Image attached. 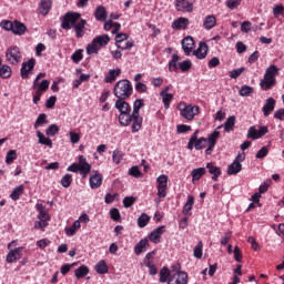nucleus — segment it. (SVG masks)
Returning <instances> with one entry per match:
<instances>
[{
  "instance_id": "c85d7f7f",
  "label": "nucleus",
  "mask_w": 284,
  "mask_h": 284,
  "mask_svg": "<svg viewBox=\"0 0 284 284\" xmlns=\"http://www.w3.org/2000/svg\"><path fill=\"white\" fill-rule=\"evenodd\" d=\"M148 245H150V241H148V239H143L141 240L134 247V252L136 254V256H139V254H143L144 250L148 247Z\"/></svg>"
},
{
  "instance_id": "4c0bfd02",
  "label": "nucleus",
  "mask_w": 284,
  "mask_h": 284,
  "mask_svg": "<svg viewBox=\"0 0 284 284\" xmlns=\"http://www.w3.org/2000/svg\"><path fill=\"white\" fill-rule=\"evenodd\" d=\"M235 123H236V116L234 115L229 116L224 123L225 132H232V130H234Z\"/></svg>"
},
{
  "instance_id": "a18cd8bd",
  "label": "nucleus",
  "mask_w": 284,
  "mask_h": 284,
  "mask_svg": "<svg viewBox=\"0 0 284 284\" xmlns=\"http://www.w3.org/2000/svg\"><path fill=\"white\" fill-rule=\"evenodd\" d=\"M14 161H17V151L9 150L6 156V164L11 165V163H14Z\"/></svg>"
},
{
  "instance_id": "ea45409f",
  "label": "nucleus",
  "mask_w": 284,
  "mask_h": 284,
  "mask_svg": "<svg viewBox=\"0 0 284 284\" xmlns=\"http://www.w3.org/2000/svg\"><path fill=\"white\" fill-rule=\"evenodd\" d=\"M192 207H194V196L189 195L183 207V214H190V212H192Z\"/></svg>"
},
{
  "instance_id": "473e14b6",
  "label": "nucleus",
  "mask_w": 284,
  "mask_h": 284,
  "mask_svg": "<svg viewBox=\"0 0 284 284\" xmlns=\"http://www.w3.org/2000/svg\"><path fill=\"white\" fill-rule=\"evenodd\" d=\"M79 230H81V222L77 220L71 227L65 229V234L67 236H74Z\"/></svg>"
},
{
  "instance_id": "7c9ffc66",
  "label": "nucleus",
  "mask_w": 284,
  "mask_h": 284,
  "mask_svg": "<svg viewBox=\"0 0 284 284\" xmlns=\"http://www.w3.org/2000/svg\"><path fill=\"white\" fill-rule=\"evenodd\" d=\"M24 190H26V186L23 184L14 187L10 194V199H12V201H19V199H20L21 194H23Z\"/></svg>"
},
{
  "instance_id": "9b49d317",
  "label": "nucleus",
  "mask_w": 284,
  "mask_h": 284,
  "mask_svg": "<svg viewBox=\"0 0 284 284\" xmlns=\"http://www.w3.org/2000/svg\"><path fill=\"white\" fill-rule=\"evenodd\" d=\"M37 63V60L34 58L29 59L27 62L22 63V68L20 70L22 79H28L29 72H32L34 70V65Z\"/></svg>"
},
{
  "instance_id": "ddd939ff",
  "label": "nucleus",
  "mask_w": 284,
  "mask_h": 284,
  "mask_svg": "<svg viewBox=\"0 0 284 284\" xmlns=\"http://www.w3.org/2000/svg\"><path fill=\"white\" fill-rule=\"evenodd\" d=\"M164 232L165 225L158 226L149 234V240L151 241V243H161V236H163Z\"/></svg>"
},
{
  "instance_id": "8fccbe9b",
  "label": "nucleus",
  "mask_w": 284,
  "mask_h": 284,
  "mask_svg": "<svg viewBox=\"0 0 284 284\" xmlns=\"http://www.w3.org/2000/svg\"><path fill=\"white\" fill-rule=\"evenodd\" d=\"M205 143H207V139L200 138L193 142V148H195V150H203V148H205Z\"/></svg>"
},
{
  "instance_id": "bb28decb",
  "label": "nucleus",
  "mask_w": 284,
  "mask_h": 284,
  "mask_svg": "<svg viewBox=\"0 0 284 284\" xmlns=\"http://www.w3.org/2000/svg\"><path fill=\"white\" fill-rule=\"evenodd\" d=\"M37 210L39 212L38 219L39 221H50V214H48V212H45V205L43 204H37Z\"/></svg>"
},
{
  "instance_id": "4468645a",
  "label": "nucleus",
  "mask_w": 284,
  "mask_h": 284,
  "mask_svg": "<svg viewBox=\"0 0 284 284\" xmlns=\"http://www.w3.org/2000/svg\"><path fill=\"white\" fill-rule=\"evenodd\" d=\"M182 50L186 54V57H190L192 54V50H194V38L186 37L182 40Z\"/></svg>"
},
{
  "instance_id": "b1692460",
  "label": "nucleus",
  "mask_w": 284,
  "mask_h": 284,
  "mask_svg": "<svg viewBox=\"0 0 284 284\" xmlns=\"http://www.w3.org/2000/svg\"><path fill=\"white\" fill-rule=\"evenodd\" d=\"M206 169L209 170V174H212V181H219V176L221 175V168L214 166L212 163L206 164Z\"/></svg>"
},
{
  "instance_id": "774afa93",
  "label": "nucleus",
  "mask_w": 284,
  "mask_h": 284,
  "mask_svg": "<svg viewBox=\"0 0 284 284\" xmlns=\"http://www.w3.org/2000/svg\"><path fill=\"white\" fill-rule=\"evenodd\" d=\"M267 154H270V150H267V146H263L261 151L256 153L255 159H265Z\"/></svg>"
},
{
  "instance_id": "a211bd4d",
  "label": "nucleus",
  "mask_w": 284,
  "mask_h": 284,
  "mask_svg": "<svg viewBox=\"0 0 284 284\" xmlns=\"http://www.w3.org/2000/svg\"><path fill=\"white\" fill-rule=\"evenodd\" d=\"M89 183H90V187L92 190H97V189L101 187V185L103 183V175H101L99 173L91 175L89 179Z\"/></svg>"
},
{
  "instance_id": "e2e57ef3",
  "label": "nucleus",
  "mask_w": 284,
  "mask_h": 284,
  "mask_svg": "<svg viewBox=\"0 0 284 284\" xmlns=\"http://www.w3.org/2000/svg\"><path fill=\"white\" fill-rule=\"evenodd\" d=\"M273 14L274 17H284V7L283 4H277L273 8Z\"/></svg>"
},
{
  "instance_id": "f257e3e1",
  "label": "nucleus",
  "mask_w": 284,
  "mask_h": 284,
  "mask_svg": "<svg viewBox=\"0 0 284 284\" xmlns=\"http://www.w3.org/2000/svg\"><path fill=\"white\" fill-rule=\"evenodd\" d=\"M115 110L120 112L118 118L120 125L128 128V125L134 124V119H132V106H130L125 100H116Z\"/></svg>"
},
{
  "instance_id": "603ef678",
  "label": "nucleus",
  "mask_w": 284,
  "mask_h": 284,
  "mask_svg": "<svg viewBox=\"0 0 284 284\" xmlns=\"http://www.w3.org/2000/svg\"><path fill=\"white\" fill-rule=\"evenodd\" d=\"M112 159H113V163H116V165H119V163H121V161L123 160V151L114 150Z\"/></svg>"
},
{
  "instance_id": "e433bc0d",
  "label": "nucleus",
  "mask_w": 284,
  "mask_h": 284,
  "mask_svg": "<svg viewBox=\"0 0 284 284\" xmlns=\"http://www.w3.org/2000/svg\"><path fill=\"white\" fill-rule=\"evenodd\" d=\"M37 136L39 139L38 143H40V145H48V148H52V140H50V138H45L41 131H37Z\"/></svg>"
},
{
  "instance_id": "39448f33",
  "label": "nucleus",
  "mask_w": 284,
  "mask_h": 284,
  "mask_svg": "<svg viewBox=\"0 0 284 284\" xmlns=\"http://www.w3.org/2000/svg\"><path fill=\"white\" fill-rule=\"evenodd\" d=\"M179 110L181 116L186 119V121H193L195 116H199L201 109L199 105L185 104V102H181L179 104Z\"/></svg>"
},
{
  "instance_id": "72a5a7b5",
  "label": "nucleus",
  "mask_w": 284,
  "mask_h": 284,
  "mask_svg": "<svg viewBox=\"0 0 284 284\" xmlns=\"http://www.w3.org/2000/svg\"><path fill=\"white\" fill-rule=\"evenodd\" d=\"M205 172H206L205 168L193 169L191 171V176H192L193 183H194V181H199L205 174Z\"/></svg>"
},
{
  "instance_id": "f8f14e48",
  "label": "nucleus",
  "mask_w": 284,
  "mask_h": 284,
  "mask_svg": "<svg viewBox=\"0 0 284 284\" xmlns=\"http://www.w3.org/2000/svg\"><path fill=\"white\" fill-rule=\"evenodd\" d=\"M79 168L82 179H85V176H88V174H90V171L92 170V166L90 165V163H88V161H85V156L83 155L79 156Z\"/></svg>"
},
{
  "instance_id": "dca6fc26",
  "label": "nucleus",
  "mask_w": 284,
  "mask_h": 284,
  "mask_svg": "<svg viewBox=\"0 0 284 284\" xmlns=\"http://www.w3.org/2000/svg\"><path fill=\"white\" fill-rule=\"evenodd\" d=\"M207 50H210L207 43L200 42L199 48L193 52V54L196 59H205L207 57Z\"/></svg>"
},
{
  "instance_id": "680f3d73",
  "label": "nucleus",
  "mask_w": 284,
  "mask_h": 284,
  "mask_svg": "<svg viewBox=\"0 0 284 284\" xmlns=\"http://www.w3.org/2000/svg\"><path fill=\"white\" fill-rule=\"evenodd\" d=\"M179 68L182 72H187V70L192 68V62L190 60H184L183 62L179 63Z\"/></svg>"
},
{
  "instance_id": "37998d69",
  "label": "nucleus",
  "mask_w": 284,
  "mask_h": 284,
  "mask_svg": "<svg viewBox=\"0 0 284 284\" xmlns=\"http://www.w3.org/2000/svg\"><path fill=\"white\" fill-rule=\"evenodd\" d=\"M12 75V69H10L9 65H2L0 68V77L1 79H10V77Z\"/></svg>"
},
{
  "instance_id": "c9c22d12",
  "label": "nucleus",
  "mask_w": 284,
  "mask_h": 284,
  "mask_svg": "<svg viewBox=\"0 0 284 284\" xmlns=\"http://www.w3.org/2000/svg\"><path fill=\"white\" fill-rule=\"evenodd\" d=\"M26 30H27L26 24H23L22 22H19V21L13 22V29H12L13 34L21 36L26 32Z\"/></svg>"
},
{
  "instance_id": "f03ea898",
  "label": "nucleus",
  "mask_w": 284,
  "mask_h": 284,
  "mask_svg": "<svg viewBox=\"0 0 284 284\" xmlns=\"http://www.w3.org/2000/svg\"><path fill=\"white\" fill-rule=\"evenodd\" d=\"M276 77H278V67L271 64L264 74V79L260 81V87L264 90H272L276 85Z\"/></svg>"
},
{
  "instance_id": "69168bd1",
  "label": "nucleus",
  "mask_w": 284,
  "mask_h": 284,
  "mask_svg": "<svg viewBox=\"0 0 284 284\" xmlns=\"http://www.w3.org/2000/svg\"><path fill=\"white\" fill-rule=\"evenodd\" d=\"M110 216L112 221H121V213L119 212V209H111L110 210Z\"/></svg>"
},
{
  "instance_id": "6e6d98bb",
  "label": "nucleus",
  "mask_w": 284,
  "mask_h": 284,
  "mask_svg": "<svg viewBox=\"0 0 284 284\" xmlns=\"http://www.w3.org/2000/svg\"><path fill=\"white\" fill-rule=\"evenodd\" d=\"M59 132V125L57 124H51L49 128L45 130L47 136H54Z\"/></svg>"
},
{
  "instance_id": "2eb2a0df",
  "label": "nucleus",
  "mask_w": 284,
  "mask_h": 284,
  "mask_svg": "<svg viewBox=\"0 0 284 284\" xmlns=\"http://www.w3.org/2000/svg\"><path fill=\"white\" fill-rule=\"evenodd\" d=\"M176 10L179 12H192L194 10V6L190 0H176Z\"/></svg>"
},
{
  "instance_id": "f3484780",
  "label": "nucleus",
  "mask_w": 284,
  "mask_h": 284,
  "mask_svg": "<svg viewBox=\"0 0 284 284\" xmlns=\"http://www.w3.org/2000/svg\"><path fill=\"white\" fill-rule=\"evenodd\" d=\"M275 106H276V100H274V98H268L262 109L264 116H270V114L274 112Z\"/></svg>"
},
{
  "instance_id": "bf43d9fd",
  "label": "nucleus",
  "mask_w": 284,
  "mask_h": 284,
  "mask_svg": "<svg viewBox=\"0 0 284 284\" xmlns=\"http://www.w3.org/2000/svg\"><path fill=\"white\" fill-rule=\"evenodd\" d=\"M61 185H62V187H70V185H72V175L71 174H65L61 179Z\"/></svg>"
},
{
  "instance_id": "c03bdc74",
  "label": "nucleus",
  "mask_w": 284,
  "mask_h": 284,
  "mask_svg": "<svg viewBox=\"0 0 284 284\" xmlns=\"http://www.w3.org/2000/svg\"><path fill=\"white\" fill-rule=\"evenodd\" d=\"M148 223H150V215L142 213L138 219V226L143 229L145 225H148Z\"/></svg>"
},
{
  "instance_id": "4d7b16f0",
  "label": "nucleus",
  "mask_w": 284,
  "mask_h": 284,
  "mask_svg": "<svg viewBox=\"0 0 284 284\" xmlns=\"http://www.w3.org/2000/svg\"><path fill=\"white\" fill-rule=\"evenodd\" d=\"M242 2L243 0H227L226 8H229V10H236Z\"/></svg>"
},
{
  "instance_id": "423d86ee",
  "label": "nucleus",
  "mask_w": 284,
  "mask_h": 284,
  "mask_svg": "<svg viewBox=\"0 0 284 284\" xmlns=\"http://www.w3.org/2000/svg\"><path fill=\"white\" fill-rule=\"evenodd\" d=\"M80 19H81V13L69 12L63 17L61 28L63 30H72V28H74V26H77V23H78V21H80Z\"/></svg>"
},
{
  "instance_id": "1a4fd4ad",
  "label": "nucleus",
  "mask_w": 284,
  "mask_h": 284,
  "mask_svg": "<svg viewBox=\"0 0 284 284\" xmlns=\"http://www.w3.org/2000/svg\"><path fill=\"white\" fill-rule=\"evenodd\" d=\"M268 130L267 126H260L257 130L256 126H251L247 132V139H252L253 141H256V139H261L267 134Z\"/></svg>"
},
{
  "instance_id": "7ed1b4c3",
  "label": "nucleus",
  "mask_w": 284,
  "mask_h": 284,
  "mask_svg": "<svg viewBox=\"0 0 284 284\" xmlns=\"http://www.w3.org/2000/svg\"><path fill=\"white\" fill-rule=\"evenodd\" d=\"M113 94L118 100H125L132 97V83L129 80H120L113 88Z\"/></svg>"
},
{
  "instance_id": "20e7f679",
  "label": "nucleus",
  "mask_w": 284,
  "mask_h": 284,
  "mask_svg": "<svg viewBox=\"0 0 284 284\" xmlns=\"http://www.w3.org/2000/svg\"><path fill=\"white\" fill-rule=\"evenodd\" d=\"M141 108H143V100L138 99L133 103L132 119L133 124L131 125L132 132H139L143 128V118H141Z\"/></svg>"
},
{
  "instance_id": "09e8293b",
  "label": "nucleus",
  "mask_w": 284,
  "mask_h": 284,
  "mask_svg": "<svg viewBox=\"0 0 284 284\" xmlns=\"http://www.w3.org/2000/svg\"><path fill=\"white\" fill-rule=\"evenodd\" d=\"M254 92V88L250 85H242L240 89V97H250Z\"/></svg>"
},
{
  "instance_id": "49530a36",
  "label": "nucleus",
  "mask_w": 284,
  "mask_h": 284,
  "mask_svg": "<svg viewBox=\"0 0 284 284\" xmlns=\"http://www.w3.org/2000/svg\"><path fill=\"white\" fill-rule=\"evenodd\" d=\"M170 268L163 267L160 271V283H168V278H170Z\"/></svg>"
},
{
  "instance_id": "0e129e2a",
  "label": "nucleus",
  "mask_w": 284,
  "mask_h": 284,
  "mask_svg": "<svg viewBox=\"0 0 284 284\" xmlns=\"http://www.w3.org/2000/svg\"><path fill=\"white\" fill-rule=\"evenodd\" d=\"M270 185H272V180H267L263 184L260 185L258 187V194H265L267 190L270 189Z\"/></svg>"
},
{
  "instance_id": "4be33fe9",
  "label": "nucleus",
  "mask_w": 284,
  "mask_h": 284,
  "mask_svg": "<svg viewBox=\"0 0 284 284\" xmlns=\"http://www.w3.org/2000/svg\"><path fill=\"white\" fill-rule=\"evenodd\" d=\"M94 17L97 21H105L108 19V11L105 10V7L99 6L95 9Z\"/></svg>"
},
{
  "instance_id": "c756f323",
  "label": "nucleus",
  "mask_w": 284,
  "mask_h": 284,
  "mask_svg": "<svg viewBox=\"0 0 284 284\" xmlns=\"http://www.w3.org/2000/svg\"><path fill=\"white\" fill-rule=\"evenodd\" d=\"M121 74V69H112L109 71L108 75L104 78L105 83H113L116 81V77Z\"/></svg>"
},
{
  "instance_id": "58836bf2",
  "label": "nucleus",
  "mask_w": 284,
  "mask_h": 284,
  "mask_svg": "<svg viewBox=\"0 0 284 284\" xmlns=\"http://www.w3.org/2000/svg\"><path fill=\"white\" fill-rule=\"evenodd\" d=\"M160 97H162L165 110H169L170 102L172 101V99H174V95L172 93H165V91H161Z\"/></svg>"
},
{
  "instance_id": "5701e85b",
  "label": "nucleus",
  "mask_w": 284,
  "mask_h": 284,
  "mask_svg": "<svg viewBox=\"0 0 284 284\" xmlns=\"http://www.w3.org/2000/svg\"><path fill=\"white\" fill-rule=\"evenodd\" d=\"M73 28L75 30V37H78V39H81V37L85 34V20H79Z\"/></svg>"
},
{
  "instance_id": "6ab92c4d",
  "label": "nucleus",
  "mask_w": 284,
  "mask_h": 284,
  "mask_svg": "<svg viewBox=\"0 0 284 284\" xmlns=\"http://www.w3.org/2000/svg\"><path fill=\"white\" fill-rule=\"evenodd\" d=\"M190 26V20L187 18L181 17L173 21V30H185Z\"/></svg>"
},
{
  "instance_id": "a19ab883",
  "label": "nucleus",
  "mask_w": 284,
  "mask_h": 284,
  "mask_svg": "<svg viewBox=\"0 0 284 284\" xmlns=\"http://www.w3.org/2000/svg\"><path fill=\"white\" fill-rule=\"evenodd\" d=\"M95 272L98 274H108V263H105L104 260H101L97 265H95Z\"/></svg>"
},
{
  "instance_id": "f704fd0d",
  "label": "nucleus",
  "mask_w": 284,
  "mask_h": 284,
  "mask_svg": "<svg viewBox=\"0 0 284 284\" xmlns=\"http://www.w3.org/2000/svg\"><path fill=\"white\" fill-rule=\"evenodd\" d=\"M88 274H90V268L85 265H82L74 271V276L78 278H85Z\"/></svg>"
},
{
  "instance_id": "338daca9",
  "label": "nucleus",
  "mask_w": 284,
  "mask_h": 284,
  "mask_svg": "<svg viewBox=\"0 0 284 284\" xmlns=\"http://www.w3.org/2000/svg\"><path fill=\"white\" fill-rule=\"evenodd\" d=\"M245 72V68H240V69H234L233 71L230 72V78L231 79H239L241 74Z\"/></svg>"
},
{
  "instance_id": "6e6552de",
  "label": "nucleus",
  "mask_w": 284,
  "mask_h": 284,
  "mask_svg": "<svg viewBox=\"0 0 284 284\" xmlns=\"http://www.w3.org/2000/svg\"><path fill=\"white\" fill-rule=\"evenodd\" d=\"M6 60L11 65H18V63H21V50L19 47L8 48L6 52Z\"/></svg>"
},
{
  "instance_id": "9d476101",
  "label": "nucleus",
  "mask_w": 284,
  "mask_h": 284,
  "mask_svg": "<svg viewBox=\"0 0 284 284\" xmlns=\"http://www.w3.org/2000/svg\"><path fill=\"white\" fill-rule=\"evenodd\" d=\"M220 136H221V132H219L217 130H215L214 132L209 134V136L206 139V141L209 142V146L205 150V154H207V155L212 154V152L214 151V148L216 145V141H219Z\"/></svg>"
},
{
  "instance_id": "864d4df0",
  "label": "nucleus",
  "mask_w": 284,
  "mask_h": 284,
  "mask_svg": "<svg viewBox=\"0 0 284 284\" xmlns=\"http://www.w3.org/2000/svg\"><path fill=\"white\" fill-rule=\"evenodd\" d=\"M47 119H48V115L45 113L40 114L34 123L36 130H37V128H41V125H43V123H48Z\"/></svg>"
},
{
  "instance_id": "aec40b11",
  "label": "nucleus",
  "mask_w": 284,
  "mask_h": 284,
  "mask_svg": "<svg viewBox=\"0 0 284 284\" xmlns=\"http://www.w3.org/2000/svg\"><path fill=\"white\" fill-rule=\"evenodd\" d=\"M52 9V0H41L40 6H39V12L40 14H48L50 10Z\"/></svg>"
},
{
  "instance_id": "cd10ccee",
  "label": "nucleus",
  "mask_w": 284,
  "mask_h": 284,
  "mask_svg": "<svg viewBox=\"0 0 284 284\" xmlns=\"http://www.w3.org/2000/svg\"><path fill=\"white\" fill-rule=\"evenodd\" d=\"M241 170H243V165L240 162L233 161V163L227 168V174L232 176L234 174H239Z\"/></svg>"
},
{
  "instance_id": "de8ad7c7",
  "label": "nucleus",
  "mask_w": 284,
  "mask_h": 284,
  "mask_svg": "<svg viewBox=\"0 0 284 284\" xmlns=\"http://www.w3.org/2000/svg\"><path fill=\"white\" fill-rule=\"evenodd\" d=\"M193 255L195 258H203V242H199L197 245L194 247Z\"/></svg>"
},
{
  "instance_id": "2f4dec72",
  "label": "nucleus",
  "mask_w": 284,
  "mask_h": 284,
  "mask_svg": "<svg viewBox=\"0 0 284 284\" xmlns=\"http://www.w3.org/2000/svg\"><path fill=\"white\" fill-rule=\"evenodd\" d=\"M214 26H216V17L214 16H207L205 19H204V22H203V28L205 30H212V28H214Z\"/></svg>"
},
{
  "instance_id": "0eeeda50",
  "label": "nucleus",
  "mask_w": 284,
  "mask_h": 284,
  "mask_svg": "<svg viewBox=\"0 0 284 284\" xmlns=\"http://www.w3.org/2000/svg\"><path fill=\"white\" fill-rule=\"evenodd\" d=\"M181 267L173 266L175 273L171 274L168 284H187V273L180 271Z\"/></svg>"
},
{
  "instance_id": "13d9d810",
  "label": "nucleus",
  "mask_w": 284,
  "mask_h": 284,
  "mask_svg": "<svg viewBox=\"0 0 284 284\" xmlns=\"http://www.w3.org/2000/svg\"><path fill=\"white\" fill-rule=\"evenodd\" d=\"M83 59V50H78L71 55V60L73 63H80V61Z\"/></svg>"
},
{
  "instance_id": "3c124183",
  "label": "nucleus",
  "mask_w": 284,
  "mask_h": 284,
  "mask_svg": "<svg viewBox=\"0 0 284 284\" xmlns=\"http://www.w3.org/2000/svg\"><path fill=\"white\" fill-rule=\"evenodd\" d=\"M99 50H100V47L97 44V42H94V40L92 41L91 44H88L87 47L88 54H97Z\"/></svg>"
},
{
  "instance_id": "052dcab7",
  "label": "nucleus",
  "mask_w": 284,
  "mask_h": 284,
  "mask_svg": "<svg viewBox=\"0 0 284 284\" xmlns=\"http://www.w3.org/2000/svg\"><path fill=\"white\" fill-rule=\"evenodd\" d=\"M135 202H136V197L134 196H126L123 199L124 207H132Z\"/></svg>"
},
{
  "instance_id": "412c9836",
  "label": "nucleus",
  "mask_w": 284,
  "mask_h": 284,
  "mask_svg": "<svg viewBox=\"0 0 284 284\" xmlns=\"http://www.w3.org/2000/svg\"><path fill=\"white\" fill-rule=\"evenodd\" d=\"M33 90L36 92H40V94H43L48 88H50V81L48 80H42L41 82H33Z\"/></svg>"
},
{
  "instance_id": "a878e982",
  "label": "nucleus",
  "mask_w": 284,
  "mask_h": 284,
  "mask_svg": "<svg viewBox=\"0 0 284 284\" xmlns=\"http://www.w3.org/2000/svg\"><path fill=\"white\" fill-rule=\"evenodd\" d=\"M94 43L98 45V48H104V45H108L110 43V36L102 34L98 36L93 39Z\"/></svg>"
},
{
  "instance_id": "393cba45",
  "label": "nucleus",
  "mask_w": 284,
  "mask_h": 284,
  "mask_svg": "<svg viewBox=\"0 0 284 284\" xmlns=\"http://www.w3.org/2000/svg\"><path fill=\"white\" fill-rule=\"evenodd\" d=\"M21 258V248H14L10 251L7 255V263H14Z\"/></svg>"
},
{
  "instance_id": "5fc2aeb1",
  "label": "nucleus",
  "mask_w": 284,
  "mask_h": 284,
  "mask_svg": "<svg viewBox=\"0 0 284 284\" xmlns=\"http://www.w3.org/2000/svg\"><path fill=\"white\" fill-rule=\"evenodd\" d=\"M123 41H128V34L126 33L115 34V45H116V48H121V43H123Z\"/></svg>"
},
{
  "instance_id": "79ce46f5",
  "label": "nucleus",
  "mask_w": 284,
  "mask_h": 284,
  "mask_svg": "<svg viewBox=\"0 0 284 284\" xmlns=\"http://www.w3.org/2000/svg\"><path fill=\"white\" fill-rule=\"evenodd\" d=\"M169 70L170 72H176L179 70V55L173 54L172 60L169 62Z\"/></svg>"
}]
</instances>
